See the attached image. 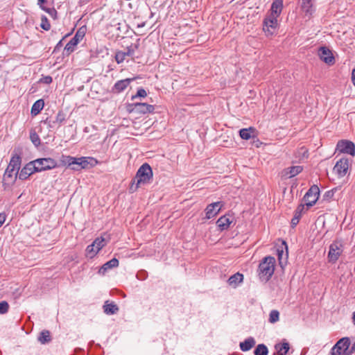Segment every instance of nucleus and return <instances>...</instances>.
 I'll use <instances>...</instances> for the list:
<instances>
[{
	"instance_id": "obj_1",
	"label": "nucleus",
	"mask_w": 355,
	"mask_h": 355,
	"mask_svg": "<svg viewBox=\"0 0 355 355\" xmlns=\"http://www.w3.org/2000/svg\"><path fill=\"white\" fill-rule=\"evenodd\" d=\"M153 178V171L147 163L142 164L138 169L130 189L135 191L141 184L149 183Z\"/></svg>"
},
{
	"instance_id": "obj_2",
	"label": "nucleus",
	"mask_w": 355,
	"mask_h": 355,
	"mask_svg": "<svg viewBox=\"0 0 355 355\" xmlns=\"http://www.w3.org/2000/svg\"><path fill=\"white\" fill-rule=\"evenodd\" d=\"M275 259L268 256L265 257L259 265V277L262 282H268L275 271Z\"/></svg>"
},
{
	"instance_id": "obj_3",
	"label": "nucleus",
	"mask_w": 355,
	"mask_h": 355,
	"mask_svg": "<svg viewBox=\"0 0 355 355\" xmlns=\"http://www.w3.org/2000/svg\"><path fill=\"white\" fill-rule=\"evenodd\" d=\"M21 165V157L15 154L14 155L10 161V163L5 171L4 173V179L10 178H12L13 176H15V178L19 176V170Z\"/></svg>"
},
{
	"instance_id": "obj_4",
	"label": "nucleus",
	"mask_w": 355,
	"mask_h": 355,
	"mask_svg": "<svg viewBox=\"0 0 355 355\" xmlns=\"http://www.w3.org/2000/svg\"><path fill=\"white\" fill-rule=\"evenodd\" d=\"M33 163L35 166L37 172L50 170L57 166L56 161L50 157L39 158L33 160Z\"/></svg>"
},
{
	"instance_id": "obj_5",
	"label": "nucleus",
	"mask_w": 355,
	"mask_h": 355,
	"mask_svg": "<svg viewBox=\"0 0 355 355\" xmlns=\"http://www.w3.org/2000/svg\"><path fill=\"white\" fill-rule=\"evenodd\" d=\"M349 345V338L348 337L342 338L331 348L329 355H342L343 353L347 355Z\"/></svg>"
},
{
	"instance_id": "obj_6",
	"label": "nucleus",
	"mask_w": 355,
	"mask_h": 355,
	"mask_svg": "<svg viewBox=\"0 0 355 355\" xmlns=\"http://www.w3.org/2000/svg\"><path fill=\"white\" fill-rule=\"evenodd\" d=\"M320 195V189L317 185H313L304 196V201L307 207H312L317 202Z\"/></svg>"
},
{
	"instance_id": "obj_7",
	"label": "nucleus",
	"mask_w": 355,
	"mask_h": 355,
	"mask_svg": "<svg viewBox=\"0 0 355 355\" xmlns=\"http://www.w3.org/2000/svg\"><path fill=\"white\" fill-rule=\"evenodd\" d=\"M85 35V31L83 27L80 28L75 35L71 39V40L64 47V50L70 53L74 51V47L83 39Z\"/></svg>"
},
{
	"instance_id": "obj_8",
	"label": "nucleus",
	"mask_w": 355,
	"mask_h": 355,
	"mask_svg": "<svg viewBox=\"0 0 355 355\" xmlns=\"http://www.w3.org/2000/svg\"><path fill=\"white\" fill-rule=\"evenodd\" d=\"M341 248L342 244L338 241H335L330 245L328 253V258L329 261L334 263L338 259L343 252Z\"/></svg>"
},
{
	"instance_id": "obj_9",
	"label": "nucleus",
	"mask_w": 355,
	"mask_h": 355,
	"mask_svg": "<svg viewBox=\"0 0 355 355\" xmlns=\"http://www.w3.org/2000/svg\"><path fill=\"white\" fill-rule=\"evenodd\" d=\"M337 149L343 153L349 154L352 156L355 155V145L352 141L348 140H341L337 144Z\"/></svg>"
},
{
	"instance_id": "obj_10",
	"label": "nucleus",
	"mask_w": 355,
	"mask_h": 355,
	"mask_svg": "<svg viewBox=\"0 0 355 355\" xmlns=\"http://www.w3.org/2000/svg\"><path fill=\"white\" fill-rule=\"evenodd\" d=\"M349 167V160L347 158L339 159L334 167V171L339 176L343 177L346 175Z\"/></svg>"
},
{
	"instance_id": "obj_11",
	"label": "nucleus",
	"mask_w": 355,
	"mask_h": 355,
	"mask_svg": "<svg viewBox=\"0 0 355 355\" xmlns=\"http://www.w3.org/2000/svg\"><path fill=\"white\" fill-rule=\"evenodd\" d=\"M223 206V202H216L208 205L205 209L206 218H214L219 213Z\"/></svg>"
},
{
	"instance_id": "obj_12",
	"label": "nucleus",
	"mask_w": 355,
	"mask_h": 355,
	"mask_svg": "<svg viewBox=\"0 0 355 355\" xmlns=\"http://www.w3.org/2000/svg\"><path fill=\"white\" fill-rule=\"evenodd\" d=\"M279 17V16L268 13L263 20L264 29L266 28L267 31L272 33L271 30L275 29L279 25L277 19Z\"/></svg>"
},
{
	"instance_id": "obj_13",
	"label": "nucleus",
	"mask_w": 355,
	"mask_h": 355,
	"mask_svg": "<svg viewBox=\"0 0 355 355\" xmlns=\"http://www.w3.org/2000/svg\"><path fill=\"white\" fill-rule=\"evenodd\" d=\"M318 55L323 62L329 65L334 63V57L331 51L326 46H322L319 49Z\"/></svg>"
},
{
	"instance_id": "obj_14",
	"label": "nucleus",
	"mask_w": 355,
	"mask_h": 355,
	"mask_svg": "<svg viewBox=\"0 0 355 355\" xmlns=\"http://www.w3.org/2000/svg\"><path fill=\"white\" fill-rule=\"evenodd\" d=\"M37 172L35 166L32 162H30L23 168L21 170L19 173V179L20 180H26L27 179L31 174Z\"/></svg>"
},
{
	"instance_id": "obj_15",
	"label": "nucleus",
	"mask_w": 355,
	"mask_h": 355,
	"mask_svg": "<svg viewBox=\"0 0 355 355\" xmlns=\"http://www.w3.org/2000/svg\"><path fill=\"white\" fill-rule=\"evenodd\" d=\"M133 110L138 113H150L154 110V107L145 103H135L133 105Z\"/></svg>"
},
{
	"instance_id": "obj_16",
	"label": "nucleus",
	"mask_w": 355,
	"mask_h": 355,
	"mask_svg": "<svg viewBox=\"0 0 355 355\" xmlns=\"http://www.w3.org/2000/svg\"><path fill=\"white\" fill-rule=\"evenodd\" d=\"M133 80L132 78H125L123 80H118L113 86L112 91L114 93H120L124 91L130 83Z\"/></svg>"
},
{
	"instance_id": "obj_17",
	"label": "nucleus",
	"mask_w": 355,
	"mask_h": 355,
	"mask_svg": "<svg viewBox=\"0 0 355 355\" xmlns=\"http://www.w3.org/2000/svg\"><path fill=\"white\" fill-rule=\"evenodd\" d=\"M302 11L306 16H311L314 12V0H300Z\"/></svg>"
},
{
	"instance_id": "obj_18",
	"label": "nucleus",
	"mask_w": 355,
	"mask_h": 355,
	"mask_svg": "<svg viewBox=\"0 0 355 355\" xmlns=\"http://www.w3.org/2000/svg\"><path fill=\"white\" fill-rule=\"evenodd\" d=\"M65 121V114L63 112L60 111L55 116V119L53 121L49 120L46 119L44 123L47 124L50 128L54 127V125L58 123V125L62 124Z\"/></svg>"
},
{
	"instance_id": "obj_19",
	"label": "nucleus",
	"mask_w": 355,
	"mask_h": 355,
	"mask_svg": "<svg viewBox=\"0 0 355 355\" xmlns=\"http://www.w3.org/2000/svg\"><path fill=\"white\" fill-rule=\"evenodd\" d=\"M119 266V260L113 258L104 263L99 270V273L104 275L108 270L116 268Z\"/></svg>"
},
{
	"instance_id": "obj_20",
	"label": "nucleus",
	"mask_w": 355,
	"mask_h": 355,
	"mask_svg": "<svg viewBox=\"0 0 355 355\" xmlns=\"http://www.w3.org/2000/svg\"><path fill=\"white\" fill-rule=\"evenodd\" d=\"M283 9V1L282 0H274L270 10V14L276 16H279Z\"/></svg>"
},
{
	"instance_id": "obj_21",
	"label": "nucleus",
	"mask_w": 355,
	"mask_h": 355,
	"mask_svg": "<svg viewBox=\"0 0 355 355\" xmlns=\"http://www.w3.org/2000/svg\"><path fill=\"white\" fill-rule=\"evenodd\" d=\"M231 223L232 221L226 215L220 217L216 221V224L220 230H227Z\"/></svg>"
},
{
	"instance_id": "obj_22",
	"label": "nucleus",
	"mask_w": 355,
	"mask_h": 355,
	"mask_svg": "<svg viewBox=\"0 0 355 355\" xmlns=\"http://www.w3.org/2000/svg\"><path fill=\"white\" fill-rule=\"evenodd\" d=\"M103 310L106 314L113 315L118 312L119 307L114 302L108 303V301H106L103 305Z\"/></svg>"
},
{
	"instance_id": "obj_23",
	"label": "nucleus",
	"mask_w": 355,
	"mask_h": 355,
	"mask_svg": "<svg viewBox=\"0 0 355 355\" xmlns=\"http://www.w3.org/2000/svg\"><path fill=\"white\" fill-rule=\"evenodd\" d=\"M255 345V340L252 337L245 339L240 343V348L243 352H247L251 349Z\"/></svg>"
},
{
	"instance_id": "obj_24",
	"label": "nucleus",
	"mask_w": 355,
	"mask_h": 355,
	"mask_svg": "<svg viewBox=\"0 0 355 355\" xmlns=\"http://www.w3.org/2000/svg\"><path fill=\"white\" fill-rule=\"evenodd\" d=\"M302 169H303L302 166H291V167L286 168L284 171V175H288V178H293V177L297 175L300 173H301Z\"/></svg>"
},
{
	"instance_id": "obj_25",
	"label": "nucleus",
	"mask_w": 355,
	"mask_h": 355,
	"mask_svg": "<svg viewBox=\"0 0 355 355\" xmlns=\"http://www.w3.org/2000/svg\"><path fill=\"white\" fill-rule=\"evenodd\" d=\"M44 105V102L42 99H39V100L36 101L32 106L31 114L33 116L37 115L41 112V110L43 109Z\"/></svg>"
},
{
	"instance_id": "obj_26",
	"label": "nucleus",
	"mask_w": 355,
	"mask_h": 355,
	"mask_svg": "<svg viewBox=\"0 0 355 355\" xmlns=\"http://www.w3.org/2000/svg\"><path fill=\"white\" fill-rule=\"evenodd\" d=\"M243 279V275L239 272H237L232 275L229 279L228 283L231 286H236L239 283H241Z\"/></svg>"
},
{
	"instance_id": "obj_27",
	"label": "nucleus",
	"mask_w": 355,
	"mask_h": 355,
	"mask_svg": "<svg viewBox=\"0 0 355 355\" xmlns=\"http://www.w3.org/2000/svg\"><path fill=\"white\" fill-rule=\"evenodd\" d=\"M87 157H82L77 158V163L76 166H73V170H79L80 168H85L87 166L89 162Z\"/></svg>"
},
{
	"instance_id": "obj_28",
	"label": "nucleus",
	"mask_w": 355,
	"mask_h": 355,
	"mask_svg": "<svg viewBox=\"0 0 355 355\" xmlns=\"http://www.w3.org/2000/svg\"><path fill=\"white\" fill-rule=\"evenodd\" d=\"M275 349L278 351L279 355H286L289 349V344L288 343H284L281 344H277L275 345Z\"/></svg>"
},
{
	"instance_id": "obj_29",
	"label": "nucleus",
	"mask_w": 355,
	"mask_h": 355,
	"mask_svg": "<svg viewBox=\"0 0 355 355\" xmlns=\"http://www.w3.org/2000/svg\"><path fill=\"white\" fill-rule=\"evenodd\" d=\"M254 129L253 128H243L240 130V137L245 140H248L251 138V133L254 132Z\"/></svg>"
},
{
	"instance_id": "obj_30",
	"label": "nucleus",
	"mask_w": 355,
	"mask_h": 355,
	"mask_svg": "<svg viewBox=\"0 0 355 355\" xmlns=\"http://www.w3.org/2000/svg\"><path fill=\"white\" fill-rule=\"evenodd\" d=\"M38 340L42 344H45V343L50 342L51 341L50 332L47 330L42 331L38 337Z\"/></svg>"
},
{
	"instance_id": "obj_31",
	"label": "nucleus",
	"mask_w": 355,
	"mask_h": 355,
	"mask_svg": "<svg viewBox=\"0 0 355 355\" xmlns=\"http://www.w3.org/2000/svg\"><path fill=\"white\" fill-rule=\"evenodd\" d=\"M268 347L264 344H259L254 351V355H268Z\"/></svg>"
},
{
	"instance_id": "obj_32",
	"label": "nucleus",
	"mask_w": 355,
	"mask_h": 355,
	"mask_svg": "<svg viewBox=\"0 0 355 355\" xmlns=\"http://www.w3.org/2000/svg\"><path fill=\"white\" fill-rule=\"evenodd\" d=\"M93 243L96 247V252H98V251L102 249L106 244V241L103 237H99L96 239Z\"/></svg>"
},
{
	"instance_id": "obj_33",
	"label": "nucleus",
	"mask_w": 355,
	"mask_h": 355,
	"mask_svg": "<svg viewBox=\"0 0 355 355\" xmlns=\"http://www.w3.org/2000/svg\"><path fill=\"white\" fill-rule=\"evenodd\" d=\"M62 161L64 164L76 166L77 163V158L71 156H62Z\"/></svg>"
},
{
	"instance_id": "obj_34",
	"label": "nucleus",
	"mask_w": 355,
	"mask_h": 355,
	"mask_svg": "<svg viewBox=\"0 0 355 355\" xmlns=\"http://www.w3.org/2000/svg\"><path fill=\"white\" fill-rule=\"evenodd\" d=\"M279 319V313L277 310H272L270 311L269 315V322L270 323H275Z\"/></svg>"
},
{
	"instance_id": "obj_35",
	"label": "nucleus",
	"mask_w": 355,
	"mask_h": 355,
	"mask_svg": "<svg viewBox=\"0 0 355 355\" xmlns=\"http://www.w3.org/2000/svg\"><path fill=\"white\" fill-rule=\"evenodd\" d=\"M30 139L35 146H38L40 144V139L38 135L35 131L31 132Z\"/></svg>"
},
{
	"instance_id": "obj_36",
	"label": "nucleus",
	"mask_w": 355,
	"mask_h": 355,
	"mask_svg": "<svg viewBox=\"0 0 355 355\" xmlns=\"http://www.w3.org/2000/svg\"><path fill=\"white\" fill-rule=\"evenodd\" d=\"M42 10L47 12L53 19H57L58 12L54 8H46L45 6L42 8Z\"/></svg>"
},
{
	"instance_id": "obj_37",
	"label": "nucleus",
	"mask_w": 355,
	"mask_h": 355,
	"mask_svg": "<svg viewBox=\"0 0 355 355\" xmlns=\"http://www.w3.org/2000/svg\"><path fill=\"white\" fill-rule=\"evenodd\" d=\"M40 26L45 31H49L51 28L50 23L49 22L47 17L44 15H42L41 17Z\"/></svg>"
},
{
	"instance_id": "obj_38",
	"label": "nucleus",
	"mask_w": 355,
	"mask_h": 355,
	"mask_svg": "<svg viewBox=\"0 0 355 355\" xmlns=\"http://www.w3.org/2000/svg\"><path fill=\"white\" fill-rule=\"evenodd\" d=\"M87 253L90 257H93L96 254V247L95 245L92 243L91 245H88L86 249Z\"/></svg>"
},
{
	"instance_id": "obj_39",
	"label": "nucleus",
	"mask_w": 355,
	"mask_h": 355,
	"mask_svg": "<svg viewBox=\"0 0 355 355\" xmlns=\"http://www.w3.org/2000/svg\"><path fill=\"white\" fill-rule=\"evenodd\" d=\"M138 48L137 45L128 46L125 51H123L126 56H132L135 54V50Z\"/></svg>"
},
{
	"instance_id": "obj_40",
	"label": "nucleus",
	"mask_w": 355,
	"mask_h": 355,
	"mask_svg": "<svg viewBox=\"0 0 355 355\" xmlns=\"http://www.w3.org/2000/svg\"><path fill=\"white\" fill-rule=\"evenodd\" d=\"M9 309V304L6 301H2L0 302V314H4L8 312Z\"/></svg>"
},
{
	"instance_id": "obj_41",
	"label": "nucleus",
	"mask_w": 355,
	"mask_h": 355,
	"mask_svg": "<svg viewBox=\"0 0 355 355\" xmlns=\"http://www.w3.org/2000/svg\"><path fill=\"white\" fill-rule=\"evenodd\" d=\"M125 58V53L123 51H119L116 53L115 59L117 63H121Z\"/></svg>"
},
{
	"instance_id": "obj_42",
	"label": "nucleus",
	"mask_w": 355,
	"mask_h": 355,
	"mask_svg": "<svg viewBox=\"0 0 355 355\" xmlns=\"http://www.w3.org/2000/svg\"><path fill=\"white\" fill-rule=\"evenodd\" d=\"M146 96H147L146 91L144 89H143V88H140V89H139L137 90V92L136 95L135 96H132V99L134 100L137 97L144 98Z\"/></svg>"
},
{
	"instance_id": "obj_43",
	"label": "nucleus",
	"mask_w": 355,
	"mask_h": 355,
	"mask_svg": "<svg viewBox=\"0 0 355 355\" xmlns=\"http://www.w3.org/2000/svg\"><path fill=\"white\" fill-rule=\"evenodd\" d=\"M304 209V206L303 205H300L295 211L294 216L297 217L298 218L300 219L302 216V213L303 212Z\"/></svg>"
},
{
	"instance_id": "obj_44",
	"label": "nucleus",
	"mask_w": 355,
	"mask_h": 355,
	"mask_svg": "<svg viewBox=\"0 0 355 355\" xmlns=\"http://www.w3.org/2000/svg\"><path fill=\"white\" fill-rule=\"evenodd\" d=\"M53 81L52 77L50 76H46L41 78L40 82L45 84H50Z\"/></svg>"
},
{
	"instance_id": "obj_45",
	"label": "nucleus",
	"mask_w": 355,
	"mask_h": 355,
	"mask_svg": "<svg viewBox=\"0 0 355 355\" xmlns=\"http://www.w3.org/2000/svg\"><path fill=\"white\" fill-rule=\"evenodd\" d=\"M299 221H300V218H298L297 217L293 216V218L291 220L292 226L293 227L296 226L297 225V223H299Z\"/></svg>"
},
{
	"instance_id": "obj_46",
	"label": "nucleus",
	"mask_w": 355,
	"mask_h": 355,
	"mask_svg": "<svg viewBox=\"0 0 355 355\" xmlns=\"http://www.w3.org/2000/svg\"><path fill=\"white\" fill-rule=\"evenodd\" d=\"M37 1L38 6L42 9V8L45 7L44 4L47 1V0H37Z\"/></svg>"
},
{
	"instance_id": "obj_47",
	"label": "nucleus",
	"mask_w": 355,
	"mask_h": 355,
	"mask_svg": "<svg viewBox=\"0 0 355 355\" xmlns=\"http://www.w3.org/2000/svg\"><path fill=\"white\" fill-rule=\"evenodd\" d=\"M354 353H355V343H354L351 349L347 352V355H351Z\"/></svg>"
},
{
	"instance_id": "obj_48",
	"label": "nucleus",
	"mask_w": 355,
	"mask_h": 355,
	"mask_svg": "<svg viewBox=\"0 0 355 355\" xmlns=\"http://www.w3.org/2000/svg\"><path fill=\"white\" fill-rule=\"evenodd\" d=\"M6 220V216L3 214H0V227L3 224Z\"/></svg>"
},
{
	"instance_id": "obj_49",
	"label": "nucleus",
	"mask_w": 355,
	"mask_h": 355,
	"mask_svg": "<svg viewBox=\"0 0 355 355\" xmlns=\"http://www.w3.org/2000/svg\"><path fill=\"white\" fill-rule=\"evenodd\" d=\"M334 195L333 191H328L326 192L324 197L326 198H331Z\"/></svg>"
},
{
	"instance_id": "obj_50",
	"label": "nucleus",
	"mask_w": 355,
	"mask_h": 355,
	"mask_svg": "<svg viewBox=\"0 0 355 355\" xmlns=\"http://www.w3.org/2000/svg\"><path fill=\"white\" fill-rule=\"evenodd\" d=\"M352 82L353 83H355V69H354L352 70Z\"/></svg>"
},
{
	"instance_id": "obj_51",
	"label": "nucleus",
	"mask_w": 355,
	"mask_h": 355,
	"mask_svg": "<svg viewBox=\"0 0 355 355\" xmlns=\"http://www.w3.org/2000/svg\"><path fill=\"white\" fill-rule=\"evenodd\" d=\"M284 252L283 250H277V254H278V257H279V259H282V256Z\"/></svg>"
},
{
	"instance_id": "obj_52",
	"label": "nucleus",
	"mask_w": 355,
	"mask_h": 355,
	"mask_svg": "<svg viewBox=\"0 0 355 355\" xmlns=\"http://www.w3.org/2000/svg\"><path fill=\"white\" fill-rule=\"evenodd\" d=\"M145 25H146V22H142V23L139 24L137 25V28H142V27H144V26H145Z\"/></svg>"
},
{
	"instance_id": "obj_53",
	"label": "nucleus",
	"mask_w": 355,
	"mask_h": 355,
	"mask_svg": "<svg viewBox=\"0 0 355 355\" xmlns=\"http://www.w3.org/2000/svg\"><path fill=\"white\" fill-rule=\"evenodd\" d=\"M62 46V41L60 40V41L57 44V45H56V46H55V49H58V48H59L60 46Z\"/></svg>"
},
{
	"instance_id": "obj_54",
	"label": "nucleus",
	"mask_w": 355,
	"mask_h": 355,
	"mask_svg": "<svg viewBox=\"0 0 355 355\" xmlns=\"http://www.w3.org/2000/svg\"><path fill=\"white\" fill-rule=\"evenodd\" d=\"M352 322H353V324L355 325V311L353 313Z\"/></svg>"
},
{
	"instance_id": "obj_55",
	"label": "nucleus",
	"mask_w": 355,
	"mask_h": 355,
	"mask_svg": "<svg viewBox=\"0 0 355 355\" xmlns=\"http://www.w3.org/2000/svg\"><path fill=\"white\" fill-rule=\"evenodd\" d=\"M354 85H355V82L354 83Z\"/></svg>"
}]
</instances>
